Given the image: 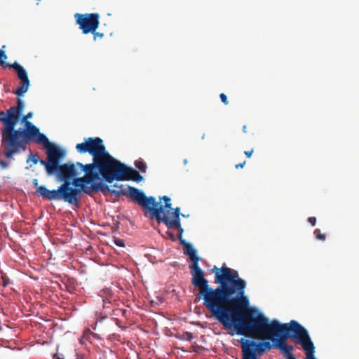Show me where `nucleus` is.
I'll list each match as a JSON object with an SVG mask.
<instances>
[{
    "label": "nucleus",
    "mask_w": 359,
    "mask_h": 359,
    "mask_svg": "<svg viewBox=\"0 0 359 359\" xmlns=\"http://www.w3.org/2000/svg\"><path fill=\"white\" fill-rule=\"evenodd\" d=\"M249 300L242 288L215 317L229 334L258 339H270L272 346L278 348L286 344L288 338L302 345L307 355L315 351V346L307 330L295 320L281 324L276 320H269L259 312L249 309Z\"/></svg>",
    "instance_id": "obj_1"
},
{
    "label": "nucleus",
    "mask_w": 359,
    "mask_h": 359,
    "mask_svg": "<svg viewBox=\"0 0 359 359\" xmlns=\"http://www.w3.org/2000/svg\"><path fill=\"white\" fill-rule=\"evenodd\" d=\"M182 233L183 229L181 228V236ZM181 245L183 246L184 254L189 256L193 262L190 266L191 283L198 288L199 297L203 300V305L215 318L234 295L236 296L242 288H245L246 282L239 277L236 270L224 266L220 269L215 266V281L219 284V286L215 289L212 288L205 278L203 271L198 265L200 258L197 256L196 249L182 238Z\"/></svg>",
    "instance_id": "obj_2"
},
{
    "label": "nucleus",
    "mask_w": 359,
    "mask_h": 359,
    "mask_svg": "<svg viewBox=\"0 0 359 359\" xmlns=\"http://www.w3.org/2000/svg\"><path fill=\"white\" fill-rule=\"evenodd\" d=\"M46 160H41L40 163L45 166L48 175L57 173V180L63 182L57 189L48 190L46 187H40L39 191L49 201L63 200L70 204L78 205V195L80 189H73L70 187V180L79 175L73 163L60 165V161L64 157L65 151L53 144L46 149Z\"/></svg>",
    "instance_id": "obj_3"
},
{
    "label": "nucleus",
    "mask_w": 359,
    "mask_h": 359,
    "mask_svg": "<svg viewBox=\"0 0 359 359\" xmlns=\"http://www.w3.org/2000/svg\"><path fill=\"white\" fill-rule=\"evenodd\" d=\"M18 122L15 120L10 123L4 158H0V168L3 170L8 168L11 162L15 161V155L25 151L31 142L42 144L46 149L53 144L31 121H21L24 127L16 129Z\"/></svg>",
    "instance_id": "obj_4"
},
{
    "label": "nucleus",
    "mask_w": 359,
    "mask_h": 359,
    "mask_svg": "<svg viewBox=\"0 0 359 359\" xmlns=\"http://www.w3.org/2000/svg\"><path fill=\"white\" fill-rule=\"evenodd\" d=\"M93 189L94 190H100L102 191H107L113 195L120 196H126L131 198V200L137 203L139 205L142 206L144 212L146 211H152L154 216L158 219L160 217L161 209L154 208L156 198L154 196H147L141 190L130 186L124 184L118 185L117 183L113 186L109 187L101 182L93 184Z\"/></svg>",
    "instance_id": "obj_5"
},
{
    "label": "nucleus",
    "mask_w": 359,
    "mask_h": 359,
    "mask_svg": "<svg viewBox=\"0 0 359 359\" xmlns=\"http://www.w3.org/2000/svg\"><path fill=\"white\" fill-rule=\"evenodd\" d=\"M156 209H161L159 219L154 216L152 211H146L155 219L158 223H163L168 228L167 234L172 241L180 240V208H172L171 199L167 196L159 198V201H155L154 205Z\"/></svg>",
    "instance_id": "obj_6"
},
{
    "label": "nucleus",
    "mask_w": 359,
    "mask_h": 359,
    "mask_svg": "<svg viewBox=\"0 0 359 359\" xmlns=\"http://www.w3.org/2000/svg\"><path fill=\"white\" fill-rule=\"evenodd\" d=\"M121 161L114 158L107 151L86 164L93 174L96 175V180L102 179L108 183L118 180L122 165Z\"/></svg>",
    "instance_id": "obj_7"
},
{
    "label": "nucleus",
    "mask_w": 359,
    "mask_h": 359,
    "mask_svg": "<svg viewBox=\"0 0 359 359\" xmlns=\"http://www.w3.org/2000/svg\"><path fill=\"white\" fill-rule=\"evenodd\" d=\"M7 55L5 52L0 50V65L2 67L6 68L9 67L13 68L17 73L18 78L21 81L20 85L13 91V93L18 97L22 96L27 92L30 86V81L27 76L26 70L18 62H14L8 65L6 62Z\"/></svg>",
    "instance_id": "obj_8"
},
{
    "label": "nucleus",
    "mask_w": 359,
    "mask_h": 359,
    "mask_svg": "<svg viewBox=\"0 0 359 359\" xmlns=\"http://www.w3.org/2000/svg\"><path fill=\"white\" fill-rule=\"evenodd\" d=\"M76 149L80 154L89 153L93 160L107 151L103 140L100 137L86 138L83 142L76 145Z\"/></svg>",
    "instance_id": "obj_9"
},
{
    "label": "nucleus",
    "mask_w": 359,
    "mask_h": 359,
    "mask_svg": "<svg viewBox=\"0 0 359 359\" xmlns=\"http://www.w3.org/2000/svg\"><path fill=\"white\" fill-rule=\"evenodd\" d=\"M76 23L84 34L94 32L100 25V15L94 13L74 14Z\"/></svg>",
    "instance_id": "obj_10"
},
{
    "label": "nucleus",
    "mask_w": 359,
    "mask_h": 359,
    "mask_svg": "<svg viewBox=\"0 0 359 359\" xmlns=\"http://www.w3.org/2000/svg\"><path fill=\"white\" fill-rule=\"evenodd\" d=\"M76 165L79 166L81 168V170L86 173V175L82 177H76L72 181V184L75 187L74 189H78V187L81 188V191L82 190L84 193L90 194L93 189V185L91 187H87L86 184H90L95 180H96V175L93 174L90 172V170L88 168V165H83L81 163L77 162Z\"/></svg>",
    "instance_id": "obj_11"
},
{
    "label": "nucleus",
    "mask_w": 359,
    "mask_h": 359,
    "mask_svg": "<svg viewBox=\"0 0 359 359\" xmlns=\"http://www.w3.org/2000/svg\"><path fill=\"white\" fill-rule=\"evenodd\" d=\"M125 180L140 182L143 180V177L136 170L122 163L117 181Z\"/></svg>",
    "instance_id": "obj_12"
},
{
    "label": "nucleus",
    "mask_w": 359,
    "mask_h": 359,
    "mask_svg": "<svg viewBox=\"0 0 359 359\" xmlns=\"http://www.w3.org/2000/svg\"><path fill=\"white\" fill-rule=\"evenodd\" d=\"M25 108L24 102L20 98H17V105L12 106L6 111V115L8 118V121L11 122L15 120H20V116Z\"/></svg>",
    "instance_id": "obj_13"
},
{
    "label": "nucleus",
    "mask_w": 359,
    "mask_h": 359,
    "mask_svg": "<svg viewBox=\"0 0 359 359\" xmlns=\"http://www.w3.org/2000/svg\"><path fill=\"white\" fill-rule=\"evenodd\" d=\"M293 348L294 347L292 346L287 345V344L278 348V349H280L285 354V358H289V357H291L293 359H296L295 356L292 353Z\"/></svg>",
    "instance_id": "obj_14"
},
{
    "label": "nucleus",
    "mask_w": 359,
    "mask_h": 359,
    "mask_svg": "<svg viewBox=\"0 0 359 359\" xmlns=\"http://www.w3.org/2000/svg\"><path fill=\"white\" fill-rule=\"evenodd\" d=\"M99 295L102 298L103 302L109 301V297L112 296L111 290L109 288L103 289L100 290Z\"/></svg>",
    "instance_id": "obj_15"
},
{
    "label": "nucleus",
    "mask_w": 359,
    "mask_h": 359,
    "mask_svg": "<svg viewBox=\"0 0 359 359\" xmlns=\"http://www.w3.org/2000/svg\"><path fill=\"white\" fill-rule=\"evenodd\" d=\"M135 167L142 172H145L147 169L146 163L142 161H136L135 163Z\"/></svg>",
    "instance_id": "obj_16"
},
{
    "label": "nucleus",
    "mask_w": 359,
    "mask_h": 359,
    "mask_svg": "<svg viewBox=\"0 0 359 359\" xmlns=\"http://www.w3.org/2000/svg\"><path fill=\"white\" fill-rule=\"evenodd\" d=\"M316 239L320 241H325L326 238V235L325 233H322L319 229H316L313 232Z\"/></svg>",
    "instance_id": "obj_17"
},
{
    "label": "nucleus",
    "mask_w": 359,
    "mask_h": 359,
    "mask_svg": "<svg viewBox=\"0 0 359 359\" xmlns=\"http://www.w3.org/2000/svg\"><path fill=\"white\" fill-rule=\"evenodd\" d=\"M90 336H93L95 339H100L97 334L92 332L90 330L85 331L83 337L88 339Z\"/></svg>",
    "instance_id": "obj_18"
},
{
    "label": "nucleus",
    "mask_w": 359,
    "mask_h": 359,
    "mask_svg": "<svg viewBox=\"0 0 359 359\" xmlns=\"http://www.w3.org/2000/svg\"><path fill=\"white\" fill-rule=\"evenodd\" d=\"M1 279H2V285L4 287H6L11 283L10 278L8 277V276L6 273H1Z\"/></svg>",
    "instance_id": "obj_19"
},
{
    "label": "nucleus",
    "mask_w": 359,
    "mask_h": 359,
    "mask_svg": "<svg viewBox=\"0 0 359 359\" xmlns=\"http://www.w3.org/2000/svg\"><path fill=\"white\" fill-rule=\"evenodd\" d=\"M34 186L36 188V194L40 195L43 198H45V197L41 194V192L39 191L40 187H44L43 186H39L38 183V180L36 179H34L33 180Z\"/></svg>",
    "instance_id": "obj_20"
},
{
    "label": "nucleus",
    "mask_w": 359,
    "mask_h": 359,
    "mask_svg": "<svg viewBox=\"0 0 359 359\" xmlns=\"http://www.w3.org/2000/svg\"><path fill=\"white\" fill-rule=\"evenodd\" d=\"M31 160L34 164H36L39 162V158L36 156V154H31L29 156V158L27 160V162Z\"/></svg>",
    "instance_id": "obj_21"
},
{
    "label": "nucleus",
    "mask_w": 359,
    "mask_h": 359,
    "mask_svg": "<svg viewBox=\"0 0 359 359\" xmlns=\"http://www.w3.org/2000/svg\"><path fill=\"white\" fill-rule=\"evenodd\" d=\"M193 338L192 334L189 332H184L181 335V339L191 340Z\"/></svg>",
    "instance_id": "obj_22"
},
{
    "label": "nucleus",
    "mask_w": 359,
    "mask_h": 359,
    "mask_svg": "<svg viewBox=\"0 0 359 359\" xmlns=\"http://www.w3.org/2000/svg\"><path fill=\"white\" fill-rule=\"evenodd\" d=\"M219 97H220V99H221V101L224 104H229V101H228V99H227V97L226 95L224 94V93H221L219 95Z\"/></svg>",
    "instance_id": "obj_23"
},
{
    "label": "nucleus",
    "mask_w": 359,
    "mask_h": 359,
    "mask_svg": "<svg viewBox=\"0 0 359 359\" xmlns=\"http://www.w3.org/2000/svg\"><path fill=\"white\" fill-rule=\"evenodd\" d=\"M33 116L32 112H29L27 114L24 115L21 118V121H29V118H31Z\"/></svg>",
    "instance_id": "obj_24"
},
{
    "label": "nucleus",
    "mask_w": 359,
    "mask_h": 359,
    "mask_svg": "<svg viewBox=\"0 0 359 359\" xmlns=\"http://www.w3.org/2000/svg\"><path fill=\"white\" fill-rule=\"evenodd\" d=\"M114 243L116 245L120 246V247H124V245H125L124 241L119 238H115Z\"/></svg>",
    "instance_id": "obj_25"
},
{
    "label": "nucleus",
    "mask_w": 359,
    "mask_h": 359,
    "mask_svg": "<svg viewBox=\"0 0 359 359\" xmlns=\"http://www.w3.org/2000/svg\"><path fill=\"white\" fill-rule=\"evenodd\" d=\"M93 36H94V40H96L97 38H102L104 36V34L103 33H99V32H97L96 31L94 32H91Z\"/></svg>",
    "instance_id": "obj_26"
},
{
    "label": "nucleus",
    "mask_w": 359,
    "mask_h": 359,
    "mask_svg": "<svg viewBox=\"0 0 359 359\" xmlns=\"http://www.w3.org/2000/svg\"><path fill=\"white\" fill-rule=\"evenodd\" d=\"M308 222L312 225L315 226L316 224V218L315 217H310L308 218Z\"/></svg>",
    "instance_id": "obj_27"
},
{
    "label": "nucleus",
    "mask_w": 359,
    "mask_h": 359,
    "mask_svg": "<svg viewBox=\"0 0 359 359\" xmlns=\"http://www.w3.org/2000/svg\"><path fill=\"white\" fill-rule=\"evenodd\" d=\"M253 151H254V150H253V149H251V150H250V151H244V154H245V155L248 158H250V157H251V156H252V154H253Z\"/></svg>",
    "instance_id": "obj_28"
},
{
    "label": "nucleus",
    "mask_w": 359,
    "mask_h": 359,
    "mask_svg": "<svg viewBox=\"0 0 359 359\" xmlns=\"http://www.w3.org/2000/svg\"><path fill=\"white\" fill-rule=\"evenodd\" d=\"M245 165V161H244L243 163H241L236 164L235 167L236 169L243 168Z\"/></svg>",
    "instance_id": "obj_29"
},
{
    "label": "nucleus",
    "mask_w": 359,
    "mask_h": 359,
    "mask_svg": "<svg viewBox=\"0 0 359 359\" xmlns=\"http://www.w3.org/2000/svg\"><path fill=\"white\" fill-rule=\"evenodd\" d=\"M313 353H312V354H311V355H307V354H306L307 358H308L309 359H316V358H315V357H314V355H313Z\"/></svg>",
    "instance_id": "obj_30"
},
{
    "label": "nucleus",
    "mask_w": 359,
    "mask_h": 359,
    "mask_svg": "<svg viewBox=\"0 0 359 359\" xmlns=\"http://www.w3.org/2000/svg\"><path fill=\"white\" fill-rule=\"evenodd\" d=\"M53 359H63V358L60 357L57 354H55L53 355Z\"/></svg>",
    "instance_id": "obj_31"
},
{
    "label": "nucleus",
    "mask_w": 359,
    "mask_h": 359,
    "mask_svg": "<svg viewBox=\"0 0 359 359\" xmlns=\"http://www.w3.org/2000/svg\"><path fill=\"white\" fill-rule=\"evenodd\" d=\"M243 131L244 133H247V126H243Z\"/></svg>",
    "instance_id": "obj_32"
},
{
    "label": "nucleus",
    "mask_w": 359,
    "mask_h": 359,
    "mask_svg": "<svg viewBox=\"0 0 359 359\" xmlns=\"http://www.w3.org/2000/svg\"><path fill=\"white\" fill-rule=\"evenodd\" d=\"M184 164H187V159L184 160Z\"/></svg>",
    "instance_id": "obj_33"
}]
</instances>
